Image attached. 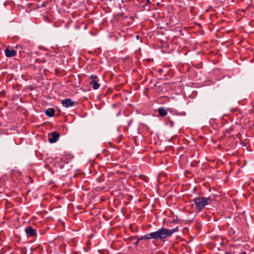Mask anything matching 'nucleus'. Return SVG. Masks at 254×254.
I'll return each instance as SVG.
<instances>
[{
	"instance_id": "17",
	"label": "nucleus",
	"mask_w": 254,
	"mask_h": 254,
	"mask_svg": "<svg viewBox=\"0 0 254 254\" xmlns=\"http://www.w3.org/2000/svg\"><path fill=\"white\" fill-rule=\"evenodd\" d=\"M246 254V252H243V254Z\"/></svg>"
},
{
	"instance_id": "2",
	"label": "nucleus",
	"mask_w": 254,
	"mask_h": 254,
	"mask_svg": "<svg viewBox=\"0 0 254 254\" xmlns=\"http://www.w3.org/2000/svg\"><path fill=\"white\" fill-rule=\"evenodd\" d=\"M211 201V200L210 198L206 197L199 196L193 199V202L199 211L201 210L205 206L209 204Z\"/></svg>"
},
{
	"instance_id": "8",
	"label": "nucleus",
	"mask_w": 254,
	"mask_h": 254,
	"mask_svg": "<svg viewBox=\"0 0 254 254\" xmlns=\"http://www.w3.org/2000/svg\"><path fill=\"white\" fill-rule=\"evenodd\" d=\"M55 111L53 108H49L45 111L46 115L50 117H52L54 116Z\"/></svg>"
},
{
	"instance_id": "6",
	"label": "nucleus",
	"mask_w": 254,
	"mask_h": 254,
	"mask_svg": "<svg viewBox=\"0 0 254 254\" xmlns=\"http://www.w3.org/2000/svg\"><path fill=\"white\" fill-rule=\"evenodd\" d=\"M25 232L29 237H33L36 235V231L31 227H27L25 228Z\"/></svg>"
},
{
	"instance_id": "14",
	"label": "nucleus",
	"mask_w": 254,
	"mask_h": 254,
	"mask_svg": "<svg viewBox=\"0 0 254 254\" xmlns=\"http://www.w3.org/2000/svg\"><path fill=\"white\" fill-rule=\"evenodd\" d=\"M41 62H42V63H45V61H44V60H41Z\"/></svg>"
},
{
	"instance_id": "7",
	"label": "nucleus",
	"mask_w": 254,
	"mask_h": 254,
	"mask_svg": "<svg viewBox=\"0 0 254 254\" xmlns=\"http://www.w3.org/2000/svg\"><path fill=\"white\" fill-rule=\"evenodd\" d=\"M158 112L160 117H165L167 115V111L163 107L159 108Z\"/></svg>"
},
{
	"instance_id": "12",
	"label": "nucleus",
	"mask_w": 254,
	"mask_h": 254,
	"mask_svg": "<svg viewBox=\"0 0 254 254\" xmlns=\"http://www.w3.org/2000/svg\"><path fill=\"white\" fill-rule=\"evenodd\" d=\"M139 241H140V240H139V239H138V240H137V241L135 243V246L138 245V243H139Z\"/></svg>"
},
{
	"instance_id": "1",
	"label": "nucleus",
	"mask_w": 254,
	"mask_h": 254,
	"mask_svg": "<svg viewBox=\"0 0 254 254\" xmlns=\"http://www.w3.org/2000/svg\"><path fill=\"white\" fill-rule=\"evenodd\" d=\"M178 231V228L176 227L172 229H168L162 228L157 231L149 233V236L152 239L163 240L171 236L174 233Z\"/></svg>"
},
{
	"instance_id": "4",
	"label": "nucleus",
	"mask_w": 254,
	"mask_h": 254,
	"mask_svg": "<svg viewBox=\"0 0 254 254\" xmlns=\"http://www.w3.org/2000/svg\"><path fill=\"white\" fill-rule=\"evenodd\" d=\"M62 104L64 107H69L76 104V102L72 101L70 99H66L62 100Z\"/></svg>"
},
{
	"instance_id": "15",
	"label": "nucleus",
	"mask_w": 254,
	"mask_h": 254,
	"mask_svg": "<svg viewBox=\"0 0 254 254\" xmlns=\"http://www.w3.org/2000/svg\"><path fill=\"white\" fill-rule=\"evenodd\" d=\"M45 18L46 19V20H49V18L48 17H45Z\"/></svg>"
},
{
	"instance_id": "13",
	"label": "nucleus",
	"mask_w": 254,
	"mask_h": 254,
	"mask_svg": "<svg viewBox=\"0 0 254 254\" xmlns=\"http://www.w3.org/2000/svg\"><path fill=\"white\" fill-rule=\"evenodd\" d=\"M38 61H39V59H37V60H35V62L36 63L38 62Z\"/></svg>"
},
{
	"instance_id": "5",
	"label": "nucleus",
	"mask_w": 254,
	"mask_h": 254,
	"mask_svg": "<svg viewBox=\"0 0 254 254\" xmlns=\"http://www.w3.org/2000/svg\"><path fill=\"white\" fill-rule=\"evenodd\" d=\"M4 53L7 57H13L16 55V51L15 50L9 48L5 50Z\"/></svg>"
},
{
	"instance_id": "9",
	"label": "nucleus",
	"mask_w": 254,
	"mask_h": 254,
	"mask_svg": "<svg viewBox=\"0 0 254 254\" xmlns=\"http://www.w3.org/2000/svg\"><path fill=\"white\" fill-rule=\"evenodd\" d=\"M90 84L92 86L95 90L98 89L100 87V84L97 82V81H91Z\"/></svg>"
},
{
	"instance_id": "10",
	"label": "nucleus",
	"mask_w": 254,
	"mask_h": 254,
	"mask_svg": "<svg viewBox=\"0 0 254 254\" xmlns=\"http://www.w3.org/2000/svg\"><path fill=\"white\" fill-rule=\"evenodd\" d=\"M149 235V234H147L144 236H142L139 239V240H145V239H152Z\"/></svg>"
},
{
	"instance_id": "11",
	"label": "nucleus",
	"mask_w": 254,
	"mask_h": 254,
	"mask_svg": "<svg viewBox=\"0 0 254 254\" xmlns=\"http://www.w3.org/2000/svg\"><path fill=\"white\" fill-rule=\"evenodd\" d=\"M90 78L91 79H92V81H97V79L98 78V77L96 75H92L91 76H90Z\"/></svg>"
},
{
	"instance_id": "3",
	"label": "nucleus",
	"mask_w": 254,
	"mask_h": 254,
	"mask_svg": "<svg viewBox=\"0 0 254 254\" xmlns=\"http://www.w3.org/2000/svg\"><path fill=\"white\" fill-rule=\"evenodd\" d=\"M60 137V134L56 131L52 132L51 134L49 135V141L53 143L56 142Z\"/></svg>"
},
{
	"instance_id": "16",
	"label": "nucleus",
	"mask_w": 254,
	"mask_h": 254,
	"mask_svg": "<svg viewBox=\"0 0 254 254\" xmlns=\"http://www.w3.org/2000/svg\"><path fill=\"white\" fill-rule=\"evenodd\" d=\"M171 125L172 126V125H173V123L172 122H171Z\"/></svg>"
}]
</instances>
